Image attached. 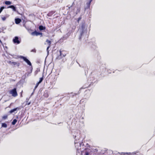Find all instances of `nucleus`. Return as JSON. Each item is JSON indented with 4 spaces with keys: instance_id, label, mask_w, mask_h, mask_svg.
<instances>
[{
    "instance_id": "23",
    "label": "nucleus",
    "mask_w": 155,
    "mask_h": 155,
    "mask_svg": "<svg viewBox=\"0 0 155 155\" xmlns=\"http://www.w3.org/2000/svg\"><path fill=\"white\" fill-rule=\"evenodd\" d=\"M17 122V120L16 119H14L12 122V125H15Z\"/></svg>"
},
{
    "instance_id": "36",
    "label": "nucleus",
    "mask_w": 155,
    "mask_h": 155,
    "mask_svg": "<svg viewBox=\"0 0 155 155\" xmlns=\"http://www.w3.org/2000/svg\"><path fill=\"white\" fill-rule=\"evenodd\" d=\"M51 46H48L47 47V49H46V50H47V51L48 52V53H49V48H50Z\"/></svg>"
},
{
    "instance_id": "44",
    "label": "nucleus",
    "mask_w": 155,
    "mask_h": 155,
    "mask_svg": "<svg viewBox=\"0 0 155 155\" xmlns=\"http://www.w3.org/2000/svg\"><path fill=\"white\" fill-rule=\"evenodd\" d=\"M107 151H108V150L107 149H105V152L104 153H105L106 152H107Z\"/></svg>"
},
{
    "instance_id": "47",
    "label": "nucleus",
    "mask_w": 155,
    "mask_h": 155,
    "mask_svg": "<svg viewBox=\"0 0 155 155\" xmlns=\"http://www.w3.org/2000/svg\"><path fill=\"white\" fill-rule=\"evenodd\" d=\"M78 64H79V63H78Z\"/></svg>"
},
{
    "instance_id": "19",
    "label": "nucleus",
    "mask_w": 155,
    "mask_h": 155,
    "mask_svg": "<svg viewBox=\"0 0 155 155\" xmlns=\"http://www.w3.org/2000/svg\"><path fill=\"white\" fill-rule=\"evenodd\" d=\"M7 124L5 123H2V127L4 128H6L7 127Z\"/></svg>"
},
{
    "instance_id": "45",
    "label": "nucleus",
    "mask_w": 155,
    "mask_h": 155,
    "mask_svg": "<svg viewBox=\"0 0 155 155\" xmlns=\"http://www.w3.org/2000/svg\"><path fill=\"white\" fill-rule=\"evenodd\" d=\"M0 43H1V44H2V41H1V40L0 39Z\"/></svg>"
},
{
    "instance_id": "22",
    "label": "nucleus",
    "mask_w": 155,
    "mask_h": 155,
    "mask_svg": "<svg viewBox=\"0 0 155 155\" xmlns=\"http://www.w3.org/2000/svg\"><path fill=\"white\" fill-rule=\"evenodd\" d=\"M16 112L15 113L17 112L16 111V110L15 108H14L13 109H11L9 113L11 114H12L14 112Z\"/></svg>"
},
{
    "instance_id": "31",
    "label": "nucleus",
    "mask_w": 155,
    "mask_h": 155,
    "mask_svg": "<svg viewBox=\"0 0 155 155\" xmlns=\"http://www.w3.org/2000/svg\"><path fill=\"white\" fill-rule=\"evenodd\" d=\"M7 117H8V116L7 115H6L2 117V119H4V120H5L6 118H7Z\"/></svg>"
},
{
    "instance_id": "38",
    "label": "nucleus",
    "mask_w": 155,
    "mask_h": 155,
    "mask_svg": "<svg viewBox=\"0 0 155 155\" xmlns=\"http://www.w3.org/2000/svg\"><path fill=\"white\" fill-rule=\"evenodd\" d=\"M95 81H94V82L93 81H91V84H90L89 85H91V84H92V85H93V83L95 82Z\"/></svg>"
},
{
    "instance_id": "9",
    "label": "nucleus",
    "mask_w": 155,
    "mask_h": 155,
    "mask_svg": "<svg viewBox=\"0 0 155 155\" xmlns=\"http://www.w3.org/2000/svg\"><path fill=\"white\" fill-rule=\"evenodd\" d=\"M31 34L33 35H34V36L36 35L37 36L41 35V37L42 36V33H41V32H39L38 31H35L32 32L31 33Z\"/></svg>"
},
{
    "instance_id": "28",
    "label": "nucleus",
    "mask_w": 155,
    "mask_h": 155,
    "mask_svg": "<svg viewBox=\"0 0 155 155\" xmlns=\"http://www.w3.org/2000/svg\"><path fill=\"white\" fill-rule=\"evenodd\" d=\"M76 27L75 26H73L72 27V29L71 31V33L72 32H73L74 31V30L76 28Z\"/></svg>"
},
{
    "instance_id": "12",
    "label": "nucleus",
    "mask_w": 155,
    "mask_h": 155,
    "mask_svg": "<svg viewBox=\"0 0 155 155\" xmlns=\"http://www.w3.org/2000/svg\"><path fill=\"white\" fill-rule=\"evenodd\" d=\"M100 69L102 70L103 71H104L106 68V65L105 64H102V65L100 66Z\"/></svg>"
},
{
    "instance_id": "3",
    "label": "nucleus",
    "mask_w": 155,
    "mask_h": 155,
    "mask_svg": "<svg viewBox=\"0 0 155 155\" xmlns=\"http://www.w3.org/2000/svg\"><path fill=\"white\" fill-rule=\"evenodd\" d=\"M81 148L79 149L78 152L79 153H81L82 154L84 155H89L91 154L92 153H95L97 152V149L94 148H91V146L85 142H84V143L81 145Z\"/></svg>"
},
{
    "instance_id": "29",
    "label": "nucleus",
    "mask_w": 155,
    "mask_h": 155,
    "mask_svg": "<svg viewBox=\"0 0 155 155\" xmlns=\"http://www.w3.org/2000/svg\"><path fill=\"white\" fill-rule=\"evenodd\" d=\"M5 8V7L4 6H2L0 8V14L1 13V12H2L3 9Z\"/></svg>"
},
{
    "instance_id": "26",
    "label": "nucleus",
    "mask_w": 155,
    "mask_h": 155,
    "mask_svg": "<svg viewBox=\"0 0 155 155\" xmlns=\"http://www.w3.org/2000/svg\"><path fill=\"white\" fill-rule=\"evenodd\" d=\"M40 84L39 83H38L37 82L36 84V85L35 86V88H34V91H35V89L37 88V87H38L39 84Z\"/></svg>"
},
{
    "instance_id": "40",
    "label": "nucleus",
    "mask_w": 155,
    "mask_h": 155,
    "mask_svg": "<svg viewBox=\"0 0 155 155\" xmlns=\"http://www.w3.org/2000/svg\"><path fill=\"white\" fill-rule=\"evenodd\" d=\"M34 92H35V91H34V89L33 92L31 94V96L33 95V94H34Z\"/></svg>"
},
{
    "instance_id": "4",
    "label": "nucleus",
    "mask_w": 155,
    "mask_h": 155,
    "mask_svg": "<svg viewBox=\"0 0 155 155\" xmlns=\"http://www.w3.org/2000/svg\"><path fill=\"white\" fill-rule=\"evenodd\" d=\"M12 41L15 44L18 45L21 43V39L18 36H16L13 39Z\"/></svg>"
},
{
    "instance_id": "6",
    "label": "nucleus",
    "mask_w": 155,
    "mask_h": 155,
    "mask_svg": "<svg viewBox=\"0 0 155 155\" xmlns=\"http://www.w3.org/2000/svg\"><path fill=\"white\" fill-rule=\"evenodd\" d=\"M9 93L10 94H12V96L14 97H15L18 95L16 88L15 87L11 90Z\"/></svg>"
},
{
    "instance_id": "13",
    "label": "nucleus",
    "mask_w": 155,
    "mask_h": 155,
    "mask_svg": "<svg viewBox=\"0 0 155 155\" xmlns=\"http://www.w3.org/2000/svg\"><path fill=\"white\" fill-rule=\"evenodd\" d=\"M21 19L20 18H15V23L17 24H19L21 21Z\"/></svg>"
},
{
    "instance_id": "32",
    "label": "nucleus",
    "mask_w": 155,
    "mask_h": 155,
    "mask_svg": "<svg viewBox=\"0 0 155 155\" xmlns=\"http://www.w3.org/2000/svg\"><path fill=\"white\" fill-rule=\"evenodd\" d=\"M36 50L34 48V49L31 50V52H34V53H36Z\"/></svg>"
},
{
    "instance_id": "34",
    "label": "nucleus",
    "mask_w": 155,
    "mask_h": 155,
    "mask_svg": "<svg viewBox=\"0 0 155 155\" xmlns=\"http://www.w3.org/2000/svg\"><path fill=\"white\" fill-rule=\"evenodd\" d=\"M130 155H137L136 153H130Z\"/></svg>"
},
{
    "instance_id": "8",
    "label": "nucleus",
    "mask_w": 155,
    "mask_h": 155,
    "mask_svg": "<svg viewBox=\"0 0 155 155\" xmlns=\"http://www.w3.org/2000/svg\"><path fill=\"white\" fill-rule=\"evenodd\" d=\"M62 51H60L59 53H60V54L59 55H58V56L56 58V59L57 60H60L62 58L64 57H65V56L66 55L65 54H62Z\"/></svg>"
},
{
    "instance_id": "48",
    "label": "nucleus",
    "mask_w": 155,
    "mask_h": 155,
    "mask_svg": "<svg viewBox=\"0 0 155 155\" xmlns=\"http://www.w3.org/2000/svg\"><path fill=\"white\" fill-rule=\"evenodd\" d=\"M78 64H79V63H78Z\"/></svg>"
},
{
    "instance_id": "39",
    "label": "nucleus",
    "mask_w": 155,
    "mask_h": 155,
    "mask_svg": "<svg viewBox=\"0 0 155 155\" xmlns=\"http://www.w3.org/2000/svg\"><path fill=\"white\" fill-rule=\"evenodd\" d=\"M125 155H130V153H125Z\"/></svg>"
},
{
    "instance_id": "20",
    "label": "nucleus",
    "mask_w": 155,
    "mask_h": 155,
    "mask_svg": "<svg viewBox=\"0 0 155 155\" xmlns=\"http://www.w3.org/2000/svg\"><path fill=\"white\" fill-rule=\"evenodd\" d=\"M4 3L5 5H10L12 4L11 2L7 1H5Z\"/></svg>"
},
{
    "instance_id": "49",
    "label": "nucleus",
    "mask_w": 155,
    "mask_h": 155,
    "mask_svg": "<svg viewBox=\"0 0 155 155\" xmlns=\"http://www.w3.org/2000/svg\"><path fill=\"white\" fill-rule=\"evenodd\" d=\"M78 64H79V63H78Z\"/></svg>"
},
{
    "instance_id": "16",
    "label": "nucleus",
    "mask_w": 155,
    "mask_h": 155,
    "mask_svg": "<svg viewBox=\"0 0 155 155\" xmlns=\"http://www.w3.org/2000/svg\"><path fill=\"white\" fill-rule=\"evenodd\" d=\"M32 68L31 67V70H30V73H25V76H23V78L24 77V79H25L27 77H28V76L29 74H30V73H31L32 72Z\"/></svg>"
},
{
    "instance_id": "10",
    "label": "nucleus",
    "mask_w": 155,
    "mask_h": 155,
    "mask_svg": "<svg viewBox=\"0 0 155 155\" xmlns=\"http://www.w3.org/2000/svg\"><path fill=\"white\" fill-rule=\"evenodd\" d=\"M93 0H89L86 3V7L85 8V9H88L90 8L91 2Z\"/></svg>"
},
{
    "instance_id": "14",
    "label": "nucleus",
    "mask_w": 155,
    "mask_h": 155,
    "mask_svg": "<svg viewBox=\"0 0 155 155\" xmlns=\"http://www.w3.org/2000/svg\"><path fill=\"white\" fill-rule=\"evenodd\" d=\"M38 28L40 31H42L45 30V29L46 28L45 26L42 25H40L39 26Z\"/></svg>"
},
{
    "instance_id": "46",
    "label": "nucleus",
    "mask_w": 155,
    "mask_h": 155,
    "mask_svg": "<svg viewBox=\"0 0 155 155\" xmlns=\"http://www.w3.org/2000/svg\"><path fill=\"white\" fill-rule=\"evenodd\" d=\"M109 151H110V152H111L112 153H113V152H112V151L109 150Z\"/></svg>"
},
{
    "instance_id": "37",
    "label": "nucleus",
    "mask_w": 155,
    "mask_h": 155,
    "mask_svg": "<svg viewBox=\"0 0 155 155\" xmlns=\"http://www.w3.org/2000/svg\"><path fill=\"white\" fill-rule=\"evenodd\" d=\"M63 98L64 99H66V98L67 99H69V97L68 96H67L64 97Z\"/></svg>"
},
{
    "instance_id": "24",
    "label": "nucleus",
    "mask_w": 155,
    "mask_h": 155,
    "mask_svg": "<svg viewBox=\"0 0 155 155\" xmlns=\"http://www.w3.org/2000/svg\"><path fill=\"white\" fill-rule=\"evenodd\" d=\"M8 16H3V15H1V17L2 18V19L3 21H5V20L6 18L8 17Z\"/></svg>"
},
{
    "instance_id": "27",
    "label": "nucleus",
    "mask_w": 155,
    "mask_h": 155,
    "mask_svg": "<svg viewBox=\"0 0 155 155\" xmlns=\"http://www.w3.org/2000/svg\"><path fill=\"white\" fill-rule=\"evenodd\" d=\"M44 96L45 97H48V94L47 92H44Z\"/></svg>"
},
{
    "instance_id": "18",
    "label": "nucleus",
    "mask_w": 155,
    "mask_h": 155,
    "mask_svg": "<svg viewBox=\"0 0 155 155\" xmlns=\"http://www.w3.org/2000/svg\"><path fill=\"white\" fill-rule=\"evenodd\" d=\"M83 89V88H81L80 89V90H79V91H78V94H76V93H71V94H73V95H72V97H74V96H75L76 95H78V94H79L80 93V91L82 89Z\"/></svg>"
},
{
    "instance_id": "5",
    "label": "nucleus",
    "mask_w": 155,
    "mask_h": 155,
    "mask_svg": "<svg viewBox=\"0 0 155 155\" xmlns=\"http://www.w3.org/2000/svg\"><path fill=\"white\" fill-rule=\"evenodd\" d=\"M19 58L23 60L28 65L32 66V64L30 61L26 57L20 56Z\"/></svg>"
},
{
    "instance_id": "7",
    "label": "nucleus",
    "mask_w": 155,
    "mask_h": 155,
    "mask_svg": "<svg viewBox=\"0 0 155 155\" xmlns=\"http://www.w3.org/2000/svg\"><path fill=\"white\" fill-rule=\"evenodd\" d=\"M71 34V32L69 31L66 34L64 35L60 39V41H63L64 40H66L70 35Z\"/></svg>"
},
{
    "instance_id": "41",
    "label": "nucleus",
    "mask_w": 155,
    "mask_h": 155,
    "mask_svg": "<svg viewBox=\"0 0 155 155\" xmlns=\"http://www.w3.org/2000/svg\"><path fill=\"white\" fill-rule=\"evenodd\" d=\"M29 100V98H27L26 99V102H28V101Z\"/></svg>"
},
{
    "instance_id": "43",
    "label": "nucleus",
    "mask_w": 155,
    "mask_h": 155,
    "mask_svg": "<svg viewBox=\"0 0 155 155\" xmlns=\"http://www.w3.org/2000/svg\"><path fill=\"white\" fill-rule=\"evenodd\" d=\"M38 72V71H35V75H36L37 74Z\"/></svg>"
},
{
    "instance_id": "42",
    "label": "nucleus",
    "mask_w": 155,
    "mask_h": 155,
    "mask_svg": "<svg viewBox=\"0 0 155 155\" xmlns=\"http://www.w3.org/2000/svg\"><path fill=\"white\" fill-rule=\"evenodd\" d=\"M31 104V102H28L27 104H27L28 105H29Z\"/></svg>"
},
{
    "instance_id": "2",
    "label": "nucleus",
    "mask_w": 155,
    "mask_h": 155,
    "mask_svg": "<svg viewBox=\"0 0 155 155\" xmlns=\"http://www.w3.org/2000/svg\"><path fill=\"white\" fill-rule=\"evenodd\" d=\"M72 134L75 139V146L78 151L81 148V145L84 143V142H82L83 138L81 137L80 131L79 130H77L72 132Z\"/></svg>"
},
{
    "instance_id": "15",
    "label": "nucleus",
    "mask_w": 155,
    "mask_h": 155,
    "mask_svg": "<svg viewBox=\"0 0 155 155\" xmlns=\"http://www.w3.org/2000/svg\"><path fill=\"white\" fill-rule=\"evenodd\" d=\"M55 11H51L48 13V14L47 15L49 17L51 16L53 14L55 13Z\"/></svg>"
},
{
    "instance_id": "25",
    "label": "nucleus",
    "mask_w": 155,
    "mask_h": 155,
    "mask_svg": "<svg viewBox=\"0 0 155 155\" xmlns=\"http://www.w3.org/2000/svg\"><path fill=\"white\" fill-rule=\"evenodd\" d=\"M43 80V77H42L40 78L39 79V81L38 82V83L39 84L41 83L42 81Z\"/></svg>"
},
{
    "instance_id": "35",
    "label": "nucleus",
    "mask_w": 155,
    "mask_h": 155,
    "mask_svg": "<svg viewBox=\"0 0 155 155\" xmlns=\"http://www.w3.org/2000/svg\"><path fill=\"white\" fill-rule=\"evenodd\" d=\"M80 8H78L77 10V11L76 13V14H77L79 12H80Z\"/></svg>"
},
{
    "instance_id": "50",
    "label": "nucleus",
    "mask_w": 155,
    "mask_h": 155,
    "mask_svg": "<svg viewBox=\"0 0 155 155\" xmlns=\"http://www.w3.org/2000/svg\"><path fill=\"white\" fill-rule=\"evenodd\" d=\"M79 66H80V64H79Z\"/></svg>"
},
{
    "instance_id": "17",
    "label": "nucleus",
    "mask_w": 155,
    "mask_h": 155,
    "mask_svg": "<svg viewBox=\"0 0 155 155\" xmlns=\"http://www.w3.org/2000/svg\"><path fill=\"white\" fill-rule=\"evenodd\" d=\"M8 62V64L12 65H15L17 64L15 62H12L11 61H9Z\"/></svg>"
},
{
    "instance_id": "11",
    "label": "nucleus",
    "mask_w": 155,
    "mask_h": 155,
    "mask_svg": "<svg viewBox=\"0 0 155 155\" xmlns=\"http://www.w3.org/2000/svg\"><path fill=\"white\" fill-rule=\"evenodd\" d=\"M8 8H11L14 11L16 12H18V11H17L16 7L14 5H10L8 7Z\"/></svg>"
},
{
    "instance_id": "1",
    "label": "nucleus",
    "mask_w": 155,
    "mask_h": 155,
    "mask_svg": "<svg viewBox=\"0 0 155 155\" xmlns=\"http://www.w3.org/2000/svg\"><path fill=\"white\" fill-rule=\"evenodd\" d=\"M87 26L85 23L84 21L82 22L80 25L79 28L77 33L78 35V39L81 41L82 38H84V43L85 44H88L89 46L93 49L95 50L96 46L94 42L88 41V35L87 34Z\"/></svg>"
},
{
    "instance_id": "33",
    "label": "nucleus",
    "mask_w": 155,
    "mask_h": 155,
    "mask_svg": "<svg viewBox=\"0 0 155 155\" xmlns=\"http://www.w3.org/2000/svg\"><path fill=\"white\" fill-rule=\"evenodd\" d=\"M15 108L16 110V111H17V110H20L21 109V107H17L16 108Z\"/></svg>"
},
{
    "instance_id": "21",
    "label": "nucleus",
    "mask_w": 155,
    "mask_h": 155,
    "mask_svg": "<svg viewBox=\"0 0 155 155\" xmlns=\"http://www.w3.org/2000/svg\"><path fill=\"white\" fill-rule=\"evenodd\" d=\"M46 42L47 43V44L48 45V46H51V42L50 40L47 39L46 40Z\"/></svg>"
},
{
    "instance_id": "30",
    "label": "nucleus",
    "mask_w": 155,
    "mask_h": 155,
    "mask_svg": "<svg viewBox=\"0 0 155 155\" xmlns=\"http://www.w3.org/2000/svg\"><path fill=\"white\" fill-rule=\"evenodd\" d=\"M82 18L81 17L78 18L77 20V22H78V24H79V21Z\"/></svg>"
}]
</instances>
